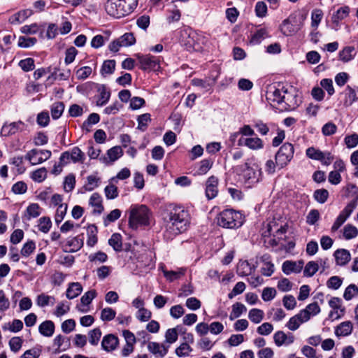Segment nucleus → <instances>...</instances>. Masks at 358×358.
<instances>
[{
    "label": "nucleus",
    "mask_w": 358,
    "mask_h": 358,
    "mask_svg": "<svg viewBox=\"0 0 358 358\" xmlns=\"http://www.w3.org/2000/svg\"><path fill=\"white\" fill-rule=\"evenodd\" d=\"M165 230L164 236L167 240L185 231L190 224L189 212L182 206H173L164 217Z\"/></svg>",
    "instance_id": "obj_1"
},
{
    "label": "nucleus",
    "mask_w": 358,
    "mask_h": 358,
    "mask_svg": "<svg viewBox=\"0 0 358 358\" xmlns=\"http://www.w3.org/2000/svg\"><path fill=\"white\" fill-rule=\"evenodd\" d=\"M137 4L138 0H108L106 10L108 15L120 18L132 13Z\"/></svg>",
    "instance_id": "obj_2"
},
{
    "label": "nucleus",
    "mask_w": 358,
    "mask_h": 358,
    "mask_svg": "<svg viewBox=\"0 0 358 358\" xmlns=\"http://www.w3.org/2000/svg\"><path fill=\"white\" fill-rule=\"evenodd\" d=\"M237 174L242 177L244 184L251 187L257 184L262 179V169L257 164L250 165L245 162L235 167Z\"/></svg>",
    "instance_id": "obj_3"
},
{
    "label": "nucleus",
    "mask_w": 358,
    "mask_h": 358,
    "mask_svg": "<svg viewBox=\"0 0 358 358\" xmlns=\"http://www.w3.org/2000/svg\"><path fill=\"white\" fill-rule=\"evenodd\" d=\"M151 212L145 205H134L130 208L129 224L132 229L150 224Z\"/></svg>",
    "instance_id": "obj_4"
},
{
    "label": "nucleus",
    "mask_w": 358,
    "mask_h": 358,
    "mask_svg": "<svg viewBox=\"0 0 358 358\" xmlns=\"http://www.w3.org/2000/svg\"><path fill=\"white\" fill-rule=\"evenodd\" d=\"M217 224L227 229H235L241 227L243 224V215L233 209L222 210L217 217Z\"/></svg>",
    "instance_id": "obj_5"
},
{
    "label": "nucleus",
    "mask_w": 358,
    "mask_h": 358,
    "mask_svg": "<svg viewBox=\"0 0 358 358\" xmlns=\"http://www.w3.org/2000/svg\"><path fill=\"white\" fill-rule=\"evenodd\" d=\"M301 103L297 92L292 86L284 85V92L280 110H292L296 108Z\"/></svg>",
    "instance_id": "obj_6"
},
{
    "label": "nucleus",
    "mask_w": 358,
    "mask_h": 358,
    "mask_svg": "<svg viewBox=\"0 0 358 358\" xmlns=\"http://www.w3.org/2000/svg\"><path fill=\"white\" fill-rule=\"evenodd\" d=\"M306 18L303 15H292L285 20L281 24V31L283 34L289 36L297 32L302 26V21Z\"/></svg>",
    "instance_id": "obj_7"
},
{
    "label": "nucleus",
    "mask_w": 358,
    "mask_h": 358,
    "mask_svg": "<svg viewBox=\"0 0 358 358\" xmlns=\"http://www.w3.org/2000/svg\"><path fill=\"white\" fill-rule=\"evenodd\" d=\"M294 146L292 144L284 143L275 155V163L277 166L282 169L287 166L294 155Z\"/></svg>",
    "instance_id": "obj_8"
},
{
    "label": "nucleus",
    "mask_w": 358,
    "mask_h": 358,
    "mask_svg": "<svg viewBox=\"0 0 358 358\" xmlns=\"http://www.w3.org/2000/svg\"><path fill=\"white\" fill-rule=\"evenodd\" d=\"M283 92L284 85L282 83H278L268 86L266 93V98L267 101L271 103L276 104L280 108Z\"/></svg>",
    "instance_id": "obj_9"
},
{
    "label": "nucleus",
    "mask_w": 358,
    "mask_h": 358,
    "mask_svg": "<svg viewBox=\"0 0 358 358\" xmlns=\"http://www.w3.org/2000/svg\"><path fill=\"white\" fill-rule=\"evenodd\" d=\"M357 201L358 197L349 202L343 208V210L340 213L331 228L332 232L336 231L351 215L352 213L357 206Z\"/></svg>",
    "instance_id": "obj_10"
},
{
    "label": "nucleus",
    "mask_w": 358,
    "mask_h": 358,
    "mask_svg": "<svg viewBox=\"0 0 358 358\" xmlns=\"http://www.w3.org/2000/svg\"><path fill=\"white\" fill-rule=\"evenodd\" d=\"M306 154L308 158L320 161L325 166L330 165L334 159V155L330 152H322L314 147L306 149Z\"/></svg>",
    "instance_id": "obj_11"
},
{
    "label": "nucleus",
    "mask_w": 358,
    "mask_h": 358,
    "mask_svg": "<svg viewBox=\"0 0 358 358\" xmlns=\"http://www.w3.org/2000/svg\"><path fill=\"white\" fill-rule=\"evenodd\" d=\"M51 151L48 150L32 149L24 156L31 165H37L48 160L51 157Z\"/></svg>",
    "instance_id": "obj_12"
},
{
    "label": "nucleus",
    "mask_w": 358,
    "mask_h": 358,
    "mask_svg": "<svg viewBox=\"0 0 358 358\" xmlns=\"http://www.w3.org/2000/svg\"><path fill=\"white\" fill-rule=\"evenodd\" d=\"M137 59L143 71H157L159 68V59L155 56L137 55Z\"/></svg>",
    "instance_id": "obj_13"
},
{
    "label": "nucleus",
    "mask_w": 358,
    "mask_h": 358,
    "mask_svg": "<svg viewBox=\"0 0 358 358\" xmlns=\"http://www.w3.org/2000/svg\"><path fill=\"white\" fill-rule=\"evenodd\" d=\"M329 306L333 309L329 314V317L333 320H338L342 317L345 308L342 306V301L338 297H331L329 301Z\"/></svg>",
    "instance_id": "obj_14"
},
{
    "label": "nucleus",
    "mask_w": 358,
    "mask_h": 358,
    "mask_svg": "<svg viewBox=\"0 0 358 358\" xmlns=\"http://www.w3.org/2000/svg\"><path fill=\"white\" fill-rule=\"evenodd\" d=\"M343 93L345 96L343 105L346 107L352 106L358 100V86L347 85Z\"/></svg>",
    "instance_id": "obj_15"
},
{
    "label": "nucleus",
    "mask_w": 358,
    "mask_h": 358,
    "mask_svg": "<svg viewBox=\"0 0 358 358\" xmlns=\"http://www.w3.org/2000/svg\"><path fill=\"white\" fill-rule=\"evenodd\" d=\"M217 185L218 179L217 177L212 176L208 178L206 183V196L208 199H214L217 195Z\"/></svg>",
    "instance_id": "obj_16"
},
{
    "label": "nucleus",
    "mask_w": 358,
    "mask_h": 358,
    "mask_svg": "<svg viewBox=\"0 0 358 358\" xmlns=\"http://www.w3.org/2000/svg\"><path fill=\"white\" fill-rule=\"evenodd\" d=\"M308 317L305 312L303 313L299 312L289 319L286 327L291 331H295L300 327L301 324L308 321Z\"/></svg>",
    "instance_id": "obj_17"
},
{
    "label": "nucleus",
    "mask_w": 358,
    "mask_h": 358,
    "mask_svg": "<svg viewBox=\"0 0 358 358\" xmlns=\"http://www.w3.org/2000/svg\"><path fill=\"white\" fill-rule=\"evenodd\" d=\"M273 339L277 346L289 345L294 341V336L292 334H286L282 331H278L273 335Z\"/></svg>",
    "instance_id": "obj_18"
},
{
    "label": "nucleus",
    "mask_w": 358,
    "mask_h": 358,
    "mask_svg": "<svg viewBox=\"0 0 358 358\" xmlns=\"http://www.w3.org/2000/svg\"><path fill=\"white\" fill-rule=\"evenodd\" d=\"M303 263L301 261L298 262L292 261H285L282 266V270L284 273L289 275L291 273H300L303 268Z\"/></svg>",
    "instance_id": "obj_19"
},
{
    "label": "nucleus",
    "mask_w": 358,
    "mask_h": 358,
    "mask_svg": "<svg viewBox=\"0 0 358 358\" xmlns=\"http://www.w3.org/2000/svg\"><path fill=\"white\" fill-rule=\"evenodd\" d=\"M118 343L119 341L117 336L113 334H108L103 338L101 346L104 350L110 352L116 349Z\"/></svg>",
    "instance_id": "obj_20"
},
{
    "label": "nucleus",
    "mask_w": 358,
    "mask_h": 358,
    "mask_svg": "<svg viewBox=\"0 0 358 358\" xmlns=\"http://www.w3.org/2000/svg\"><path fill=\"white\" fill-rule=\"evenodd\" d=\"M97 92H99V95L96 99V106H103L109 101L110 92L104 85H99L97 87Z\"/></svg>",
    "instance_id": "obj_21"
},
{
    "label": "nucleus",
    "mask_w": 358,
    "mask_h": 358,
    "mask_svg": "<svg viewBox=\"0 0 358 358\" xmlns=\"http://www.w3.org/2000/svg\"><path fill=\"white\" fill-rule=\"evenodd\" d=\"M334 255L336 264L341 266L346 265L351 259V255L346 249H338L334 252Z\"/></svg>",
    "instance_id": "obj_22"
},
{
    "label": "nucleus",
    "mask_w": 358,
    "mask_h": 358,
    "mask_svg": "<svg viewBox=\"0 0 358 358\" xmlns=\"http://www.w3.org/2000/svg\"><path fill=\"white\" fill-rule=\"evenodd\" d=\"M32 15V10L30 9L22 10L13 15L8 20L11 24H19L24 22L26 19Z\"/></svg>",
    "instance_id": "obj_23"
},
{
    "label": "nucleus",
    "mask_w": 358,
    "mask_h": 358,
    "mask_svg": "<svg viewBox=\"0 0 358 358\" xmlns=\"http://www.w3.org/2000/svg\"><path fill=\"white\" fill-rule=\"evenodd\" d=\"M255 269V266L251 265L248 261H240L237 265L236 272L240 276H247L251 274Z\"/></svg>",
    "instance_id": "obj_24"
},
{
    "label": "nucleus",
    "mask_w": 358,
    "mask_h": 358,
    "mask_svg": "<svg viewBox=\"0 0 358 358\" xmlns=\"http://www.w3.org/2000/svg\"><path fill=\"white\" fill-rule=\"evenodd\" d=\"M352 323L350 321H345L336 327L335 334L337 336H347L352 333Z\"/></svg>",
    "instance_id": "obj_25"
},
{
    "label": "nucleus",
    "mask_w": 358,
    "mask_h": 358,
    "mask_svg": "<svg viewBox=\"0 0 358 358\" xmlns=\"http://www.w3.org/2000/svg\"><path fill=\"white\" fill-rule=\"evenodd\" d=\"M38 331L43 336L50 337L55 332V324L51 320H45L39 325Z\"/></svg>",
    "instance_id": "obj_26"
},
{
    "label": "nucleus",
    "mask_w": 358,
    "mask_h": 358,
    "mask_svg": "<svg viewBox=\"0 0 358 358\" xmlns=\"http://www.w3.org/2000/svg\"><path fill=\"white\" fill-rule=\"evenodd\" d=\"M185 268H179L176 271H166L163 270L164 277L167 280L173 282L176 280L180 279L182 276L185 274Z\"/></svg>",
    "instance_id": "obj_27"
},
{
    "label": "nucleus",
    "mask_w": 358,
    "mask_h": 358,
    "mask_svg": "<svg viewBox=\"0 0 358 358\" xmlns=\"http://www.w3.org/2000/svg\"><path fill=\"white\" fill-rule=\"evenodd\" d=\"M148 348L152 354L159 355L162 357H164L168 352V348L156 342H150Z\"/></svg>",
    "instance_id": "obj_28"
},
{
    "label": "nucleus",
    "mask_w": 358,
    "mask_h": 358,
    "mask_svg": "<svg viewBox=\"0 0 358 358\" xmlns=\"http://www.w3.org/2000/svg\"><path fill=\"white\" fill-rule=\"evenodd\" d=\"M41 208L38 203H31L26 209L24 217L27 220L36 218L41 215Z\"/></svg>",
    "instance_id": "obj_29"
},
{
    "label": "nucleus",
    "mask_w": 358,
    "mask_h": 358,
    "mask_svg": "<svg viewBox=\"0 0 358 358\" xmlns=\"http://www.w3.org/2000/svg\"><path fill=\"white\" fill-rule=\"evenodd\" d=\"M349 12L350 8L348 6H343L338 8L331 17L332 22L338 25L341 20H343L349 15Z\"/></svg>",
    "instance_id": "obj_30"
},
{
    "label": "nucleus",
    "mask_w": 358,
    "mask_h": 358,
    "mask_svg": "<svg viewBox=\"0 0 358 358\" xmlns=\"http://www.w3.org/2000/svg\"><path fill=\"white\" fill-rule=\"evenodd\" d=\"M83 287L79 282H72L66 290V297L73 299L77 297L82 292Z\"/></svg>",
    "instance_id": "obj_31"
},
{
    "label": "nucleus",
    "mask_w": 358,
    "mask_h": 358,
    "mask_svg": "<svg viewBox=\"0 0 358 358\" xmlns=\"http://www.w3.org/2000/svg\"><path fill=\"white\" fill-rule=\"evenodd\" d=\"M108 244L116 252H121L122 250V238L120 234L115 233L108 240Z\"/></svg>",
    "instance_id": "obj_32"
},
{
    "label": "nucleus",
    "mask_w": 358,
    "mask_h": 358,
    "mask_svg": "<svg viewBox=\"0 0 358 358\" xmlns=\"http://www.w3.org/2000/svg\"><path fill=\"white\" fill-rule=\"evenodd\" d=\"M22 124V122H12L9 124H5L1 130V135L8 136L15 134L19 130V125Z\"/></svg>",
    "instance_id": "obj_33"
},
{
    "label": "nucleus",
    "mask_w": 358,
    "mask_h": 358,
    "mask_svg": "<svg viewBox=\"0 0 358 358\" xmlns=\"http://www.w3.org/2000/svg\"><path fill=\"white\" fill-rule=\"evenodd\" d=\"M269 36L268 31L265 28H261L252 36L250 43L255 45L259 44L264 39Z\"/></svg>",
    "instance_id": "obj_34"
},
{
    "label": "nucleus",
    "mask_w": 358,
    "mask_h": 358,
    "mask_svg": "<svg viewBox=\"0 0 358 358\" xmlns=\"http://www.w3.org/2000/svg\"><path fill=\"white\" fill-rule=\"evenodd\" d=\"M343 236L345 240H350L358 236V229L351 224H346L343 229Z\"/></svg>",
    "instance_id": "obj_35"
},
{
    "label": "nucleus",
    "mask_w": 358,
    "mask_h": 358,
    "mask_svg": "<svg viewBox=\"0 0 358 358\" xmlns=\"http://www.w3.org/2000/svg\"><path fill=\"white\" fill-rule=\"evenodd\" d=\"M55 299L52 296L47 295L44 293L39 294L36 298V304L39 307H45L48 305H54Z\"/></svg>",
    "instance_id": "obj_36"
},
{
    "label": "nucleus",
    "mask_w": 358,
    "mask_h": 358,
    "mask_svg": "<svg viewBox=\"0 0 358 358\" xmlns=\"http://www.w3.org/2000/svg\"><path fill=\"white\" fill-rule=\"evenodd\" d=\"M244 144L251 150L262 149L264 146L262 140L258 137L245 138Z\"/></svg>",
    "instance_id": "obj_37"
},
{
    "label": "nucleus",
    "mask_w": 358,
    "mask_h": 358,
    "mask_svg": "<svg viewBox=\"0 0 358 358\" xmlns=\"http://www.w3.org/2000/svg\"><path fill=\"white\" fill-rule=\"evenodd\" d=\"M64 107L63 102L57 101L54 103L50 108L52 117L55 120L59 118L64 110Z\"/></svg>",
    "instance_id": "obj_38"
},
{
    "label": "nucleus",
    "mask_w": 358,
    "mask_h": 358,
    "mask_svg": "<svg viewBox=\"0 0 358 358\" xmlns=\"http://www.w3.org/2000/svg\"><path fill=\"white\" fill-rule=\"evenodd\" d=\"M97 228L95 225H90L87 228L88 238L87 244L90 247H93L97 242Z\"/></svg>",
    "instance_id": "obj_39"
},
{
    "label": "nucleus",
    "mask_w": 358,
    "mask_h": 358,
    "mask_svg": "<svg viewBox=\"0 0 358 358\" xmlns=\"http://www.w3.org/2000/svg\"><path fill=\"white\" fill-rule=\"evenodd\" d=\"M264 311L258 308H252L248 313L249 319L255 324H259L264 318Z\"/></svg>",
    "instance_id": "obj_40"
},
{
    "label": "nucleus",
    "mask_w": 358,
    "mask_h": 358,
    "mask_svg": "<svg viewBox=\"0 0 358 358\" xmlns=\"http://www.w3.org/2000/svg\"><path fill=\"white\" fill-rule=\"evenodd\" d=\"M247 310L246 307L238 302L235 303L232 306V310L230 314V320H232L235 318L239 317L241 315Z\"/></svg>",
    "instance_id": "obj_41"
},
{
    "label": "nucleus",
    "mask_w": 358,
    "mask_h": 358,
    "mask_svg": "<svg viewBox=\"0 0 358 358\" xmlns=\"http://www.w3.org/2000/svg\"><path fill=\"white\" fill-rule=\"evenodd\" d=\"M319 269V264L314 261L308 262L303 270V275L306 277L313 276Z\"/></svg>",
    "instance_id": "obj_42"
},
{
    "label": "nucleus",
    "mask_w": 358,
    "mask_h": 358,
    "mask_svg": "<svg viewBox=\"0 0 358 358\" xmlns=\"http://www.w3.org/2000/svg\"><path fill=\"white\" fill-rule=\"evenodd\" d=\"M41 30H44V26L38 25L36 23H34L30 25H24L21 27V31L25 34H34Z\"/></svg>",
    "instance_id": "obj_43"
},
{
    "label": "nucleus",
    "mask_w": 358,
    "mask_h": 358,
    "mask_svg": "<svg viewBox=\"0 0 358 358\" xmlns=\"http://www.w3.org/2000/svg\"><path fill=\"white\" fill-rule=\"evenodd\" d=\"M52 227V222L48 217H42L38 220V230L43 233H48Z\"/></svg>",
    "instance_id": "obj_44"
},
{
    "label": "nucleus",
    "mask_w": 358,
    "mask_h": 358,
    "mask_svg": "<svg viewBox=\"0 0 358 358\" xmlns=\"http://www.w3.org/2000/svg\"><path fill=\"white\" fill-rule=\"evenodd\" d=\"M100 120L99 115L95 113H91L87 119L83 122V128L86 131H90V127L93 124H97Z\"/></svg>",
    "instance_id": "obj_45"
},
{
    "label": "nucleus",
    "mask_w": 358,
    "mask_h": 358,
    "mask_svg": "<svg viewBox=\"0 0 358 358\" xmlns=\"http://www.w3.org/2000/svg\"><path fill=\"white\" fill-rule=\"evenodd\" d=\"M115 69V61L114 59L106 60L103 62L101 73L102 75L112 74Z\"/></svg>",
    "instance_id": "obj_46"
},
{
    "label": "nucleus",
    "mask_w": 358,
    "mask_h": 358,
    "mask_svg": "<svg viewBox=\"0 0 358 358\" xmlns=\"http://www.w3.org/2000/svg\"><path fill=\"white\" fill-rule=\"evenodd\" d=\"M300 312L301 313L305 312L307 314L308 321L311 315H316L320 312V308L317 303L314 302L308 305L305 309L301 310Z\"/></svg>",
    "instance_id": "obj_47"
},
{
    "label": "nucleus",
    "mask_w": 358,
    "mask_h": 358,
    "mask_svg": "<svg viewBox=\"0 0 358 358\" xmlns=\"http://www.w3.org/2000/svg\"><path fill=\"white\" fill-rule=\"evenodd\" d=\"M357 295H358V287L355 284H350L345 288L343 298L346 301H350Z\"/></svg>",
    "instance_id": "obj_48"
},
{
    "label": "nucleus",
    "mask_w": 358,
    "mask_h": 358,
    "mask_svg": "<svg viewBox=\"0 0 358 358\" xmlns=\"http://www.w3.org/2000/svg\"><path fill=\"white\" fill-rule=\"evenodd\" d=\"M138 129L142 131H145L148 127V123L151 121L150 115L144 113L139 115L138 119Z\"/></svg>",
    "instance_id": "obj_49"
},
{
    "label": "nucleus",
    "mask_w": 358,
    "mask_h": 358,
    "mask_svg": "<svg viewBox=\"0 0 358 358\" xmlns=\"http://www.w3.org/2000/svg\"><path fill=\"white\" fill-rule=\"evenodd\" d=\"M47 177V170L45 168H40L31 173V179L37 182H43Z\"/></svg>",
    "instance_id": "obj_50"
},
{
    "label": "nucleus",
    "mask_w": 358,
    "mask_h": 358,
    "mask_svg": "<svg viewBox=\"0 0 358 358\" xmlns=\"http://www.w3.org/2000/svg\"><path fill=\"white\" fill-rule=\"evenodd\" d=\"M37 40L34 37L20 36L18 38V46L23 48H28L34 45Z\"/></svg>",
    "instance_id": "obj_51"
},
{
    "label": "nucleus",
    "mask_w": 358,
    "mask_h": 358,
    "mask_svg": "<svg viewBox=\"0 0 358 358\" xmlns=\"http://www.w3.org/2000/svg\"><path fill=\"white\" fill-rule=\"evenodd\" d=\"M314 199L320 203H324L327 201L329 192L326 189H318L314 192Z\"/></svg>",
    "instance_id": "obj_52"
},
{
    "label": "nucleus",
    "mask_w": 358,
    "mask_h": 358,
    "mask_svg": "<svg viewBox=\"0 0 358 358\" xmlns=\"http://www.w3.org/2000/svg\"><path fill=\"white\" fill-rule=\"evenodd\" d=\"M213 161L208 159H203L200 162L199 168L196 171L197 174H206L212 167Z\"/></svg>",
    "instance_id": "obj_53"
},
{
    "label": "nucleus",
    "mask_w": 358,
    "mask_h": 358,
    "mask_svg": "<svg viewBox=\"0 0 358 358\" xmlns=\"http://www.w3.org/2000/svg\"><path fill=\"white\" fill-rule=\"evenodd\" d=\"M101 197L98 193H94L90 196V204L97 208V212L101 213L103 210V206L101 204Z\"/></svg>",
    "instance_id": "obj_54"
},
{
    "label": "nucleus",
    "mask_w": 358,
    "mask_h": 358,
    "mask_svg": "<svg viewBox=\"0 0 358 358\" xmlns=\"http://www.w3.org/2000/svg\"><path fill=\"white\" fill-rule=\"evenodd\" d=\"M323 16V13L320 9H315L311 15V26L316 29L320 23Z\"/></svg>",
    "instance_id": "obj_55"
},
{
    "label": "nucleus",
    "mask_w": 358,
    "mask_h": 358,
    "mask_svg": "<svg viewBox=\"0 0 358 358\" xmlns=\"http://www.w3.org/2000/svg\"><path fill=\"white\" fill-rule=\"evenodd\" d=\"M84 153L78 147L73 148L70 152L71 161L74 163L83 162L84 160Z\"/></svg>",
    "instance_id": "obj_56"
},
{
    "label": "nucleus",
    "mask_w": 358,
    "mask_h": 358,
    "mask_svg": "<svg viewBox=\"0 0 358 358\" xmlns=\"http://www.w3.org/2000/svg\"><path fill=\"white\" fill-rule=\"evenodd\" d=\"M107 155L111 162H115L123 155V151L120 146H115L109 149Z\"/></svg>",
    "instance_id": "obj_57"
},
{
    "label": "nucleus",
    "mask_w": 358,
    "mask_h": 358,
    "mask_svg": "<svg viewBox=\"0 0 358 358\" xmlns=\"http://www.w3.org/2000/svg\"><path fill=\"white\" fill-rule=\"evenodd\" d=\"M67 211V204H59L57 207L55 216V221L56 224H59L64 220L65 215Z\"/></svg>",
    "instance_id": "obj_58"
},
{
    "label": "nucleus",
    "mask_w": 358,
    "mask_h": 358,
    "mask_svg": "<svg viewBox=\"0 0 358 358\" xmlns=\"http://www.w3.org/2000/svg\"><path fill=\"white\" fill-rule=\"evenodd\" d=\"M23 157L19 156V157H15L10 159V164L14 165L17 168V173L18 174L23 173L26 169L23 166Z\"/></svg>",
    "instance_id": "obj_59"
},
{
    "label": "nucleus",
    "mask_w": 358,
    "mask_h": 358,
    "mask_svg": "<svg viewBox=\"0 0 358 358\" xmlns=\"http://www.w3.org/2000/svg\"><path fill=\"white\" fill-rule=\"evenodd\" d=\"M104 193L107 199H114L118 196L117 187L111 183L105 187Z\"/></svg>",
    "instance_id": "obj_60"
},
{
    "label": "nucleus",
    "mask_w": 358,
    "mask_h": 358,
    "mask_svg": "<svg viewBox=\"0 0 358 358\" xmlns=\"http://www.w3.org/2000/svg\"><path fill=\"white\" fill-rule=\"evenodd\" d=\"M343 283V279L339 276H331L327 282V286L329 289H338L341 287Z\"/></svg>",
    "instance_id": "obj_61"
},
{
    "label": "nucleus",
    "mask_w": 358,
    "mask_h": 358,
    "mask_svg": "<svg viewBox=\"0 0 358 358\" xmlns=\"http://www.w3.org/2000/svg\"><path fill=\"white\" fill-rule=\"evenodd\" d=\"M19 66L24 71H32L35 68L34 60L31 57L22 59L19 62Z\"/></svg>",
    "instance_id": "obj_62"
},
{
    "label": "nucleus",
    "mask_w": 358,
    "mask_h": 358,
    "mask_svg": "<svg viewBox=\"0 0 358 358\" xmlns=\"http://www.w3.org/2000/svg\"><path fill=\"white\" fill-rule=\"evenodd\" d=\"M192 351V348L189 345L182 343L176 349V354L180 357H188Z\"/></svg>",
    "instance_id": "obj_63"
},
{
    "label": "nucleus",
    "mask_w": 358,
    "mask_h": 358,
    "mask_svg": "<svg viewBox=\"0 0 358 358\" xmlns=\"http://www.w3.org/2000/svg\"><path fill=\"white\" fill-rule=\"evenodd\" d=\"M76 177L73 174H69L64 182V189L66 192H71L75 187Z\"/></svg>",
    "instance_id": "obj_64"
}]
</instances>
